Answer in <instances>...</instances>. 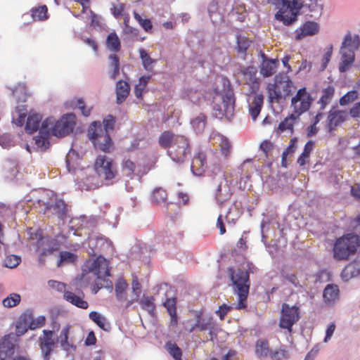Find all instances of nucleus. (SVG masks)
<instances>
[{
  "label": "nucleus",
  "instance_id": "2eb2a0df",
  "mask_svg": "<svg viewBox=\"0 0 360 360\" xmlns=\"http://www.w3.org/2000/svg\"><path fill=\"white\" fill-rule=\"evenodd\" d=\"M39 342L44 360H49L51 353L56 345L53 332L49 330H44L43 335L39 337Z\"/></svg>",
  "mask_w": 360,
  "mask_h": 360
},
{
  "label": "nucleus",
  "instance_id": "e433bc0d",
  "mask_svg": "<svg viewBox=\"0 0 360 360\" xmlns=\"http://www.w3.org/2000/svg\"><path fill=\"white\" fill-rule=\"evenodd\" d=\"M150 77L142 76L140 77L138 84L135 85L134 94L137 98L142 99L143 92L146 91Z\"/></svg>",
  "mask_w": 360,
  "mask_h": 360
},
{
  "label": "nucleus",
  "instance_id": "1a4fd4ad",
  "mask_svg": "<svg viewBox=\"0 0 360 360\" xmlns=\"http://www.w3.org/2000/svg\"><path fill=\"white\" fill-rule=\"evenodd\" d=\"M94 167L98 176L108 182L115 179L118 173L115 161L104 155L97 156Z\"/></svg>",
  "mask_w": 360,
  "mask_h": 360
},
{
  "label": "nucleus",
  "instance_id": "680f3d73",
  "mask_svg": "<svg viewBox=\"0 0 360 360\" xmlns=\"http://www.w3.org/2000/svg\"><path fill=\"white\" fill-rule=\"evenodd\" d=\"M103 129L108 131V130H112L114 129L115 118L112 115H109L103 120Z\"/></svg>",
  "mask_w": 360,
  "mask_h": 360
},
{
  "label": "nucleus",
  "instance_id": "f8f14e48",
  "mask_svg": "<svg viewBox=\"0 0 360 360\" xmlns=\"http://www.w3.org/2000/svg\"><path fill=\"white\" fill-rule=\"evenodd\" d=\"M300 319V309L297 306L290 307L286 303L282 304L279 327L286 329L289 333L292 331V326Z\"/></svg>",
  "mask_w": 360,
  "mask_h": 360
},
{
  "label": "nucleus",
  "instance_id": "f704fd0d",
  "mask_svg": "<svg viewBox=\"0 0 360 360\" xmlns=\"http://www.w3.org/2000/svg\"><path fill=\"white\" fill-rule=\"evenodd\" d=\"M335 89L333 86H328L322 91V95L319 101L320 109L323 110L329 104L334 96Z\"/></svg>",
  "mask_w": 360,
  "mask_h": 360
},
{
  "label": "nucleus",
  "instance_id": "ddd939ff",
  "mask_svg": "<svg viewBox=\"0 0 360 360\" xmlns=\"http://www.w3.org/2000/svg\"><path fill=\"white\" fill-rule=\"evenodd\" d=\"M195 321L192 323L191 320H188L186 323L184 329L188 333H194L195 331L209 330L212 335V330L214 328V322L212 317L205 318L202 316V311H197L195 313Z\"/></svg>",
  "mask_w": 360,
  "mask_h": 360
},
{
  "label": "nucleus",
  "instance_id": "72a5a7b5",
  "mask_svg": "<svg viewBox=\"0 0 360 360\" xmlns=\"http://www.w3.org/2000/svg\"><path fill=\"white\" fill-rule=\"evenodd\" d=\"M106 47L108 50L115 53L118 52L120 50V40L115 32H110L108 35L106 39Z\"/></svg>",
  "mask_w": 360,
  "mask_h": 360
},
{
  "label": "nucleus",
  "instance_id": "ea45409f",
  "mask_svg": "<svg viewBox=\"0 0 360 360\" xmlns=\"http://www.w3.org/2000/svg\"><path fill=\"white\" fill-rule=\"evenodd\" d=\"M112 283L109 278L97 279L96 278L95 282L92 284V292L96 294L98 290L103 288L112 289Z\"/></svg>",
  "mask_w": 360,
  "mask_h": 360
},
{
  "label": "nucleus",
  "instance_id": "13d9d810",
  "mask_svg": "<svg viewBox=\"0 0 360 360\" xmlns=\"http://www.w3.org/2000/svg\"><path fill=\"white\" fill-rule=\"evenodd\" d=\"M76 107L80 110L81 113L85 117H88L91 114L92 110V107L86 106L85 103L82 98H78L77 100Z\"/></svg>",
  "mask_w": 360,
  "mask_h": 360
},
{
  "label": "nucleus",
  "instance_id": "7ed1b4c3",
  "mask_svg": "<svg viewBox=\"0 0 360 360\" xmlns=\"http://www.w3.org/2000/svg\"><path fill=\"white\" fill-rule=\"evenodd\" d=\"M360 246L357 234L348 233L335 239L333 245V257L337 261H347Z\"/></svg>",
  "mask_w": 360,
  "mask_h": 360
},
{
  "label": "nucleus",
  "instance_id": "7c9ffc66",
  "mask_svg": "<svg viewBox=\"0 0 360 360\" xmlns=\"http://www.w3.org/2000/svg\"><path fill=\"white\" fill-rule=\"evenodd\" d=\"M339 288L335 284H328L323 290V298L325 302H334L339 298Z\"/></svg>",
  "mask_w": 360,
  "mask_h": 360
},
{
  "label": "nucleus",
  "instance_id": "aec40b11",
  "mask_svg": "<svg viewBox=\"0 0 360 360\" xmlns=\"http://www.w3.org/2000/svg\"><path fill=\"white\" fill-rule=\"evenodd\" d=\"M319 26L318 23L314 21H307L302 27L295 31V37L297 39H302L307 36H312L318 33Z\"/></svg>",
  "mask_w": 360,
  "mask_h": 360
},
{
  "label": "nucleus",
  "instance_id": "0eeeda50",
  "mask_svg": "<svg viewBox=\"0 0 360 360\" xmlns=\"http://www.w3.org/2000/svg\"><path fill=\"white\" fill-rule=\"evenodd\" d=\"M109 261L102 256H98L93 260L86 261L85 267L81 276L82 283H89V274L93 273L97 279L109 278L110 276Z\"/></svg>",
  "mask_w": 360,
  "mask_h": 360
},
{
  "label": "nucleus",
  "instance_id": "864d4df0",
  "mask_svg": "<svg viewBox=\"0 0 360 360\" xmlns=\"http://www.w3.org/2000/svg\"><path fill=\"white\" fill-rule=\"evenodd\" d=\"M134 18L138 21L141 27L147 32H151L153 25L149 19H143L139 13L134 12Z\"/></svg>",
  "mask_w": 360,
  "mask_h": 360
},
{
  "label": "nucleus",
  "instance_id": "5fc2aeb1",
  "mask_svg": "<svg viewBox=\"0 0 360 360\" xmlns=\"http://www.w3.org/2000/svg\"><path fill=\"white\" fill-rule=\"evenodd\" d=\"M358 98L356 91H350L340 98L339 103L340 105H345L349 103L353 102Z\"/></svg>",
  "mask_w": 360,
  "mask_h": 360
},
{
  "label": "nucleus",
  "instance_id": "a19ab883",
  "mask_svg": "<svg viewBox=\"0 0 360 360\" xmlns=\"http://www.w3.org/2000/svg\"><path fill=\"white\" fill-rule=\"evenodd\" d=\"M165 347L167 352L174 359V360H182V351L176 343L168 342Z\"/></svg>",
  "mask_w": 360,
  "mask_h": 360
},
{
  "label": "nucleus",
  "instance_id": "c756f323",
  "mask_svg": "<svg viewBox=\"0 0 360 360\" xmlns=\"http://www.w3.org/2000/svg\"><path fill=\"white\" fill-rule=\"evenodd\" d=\"M271 350L269 347L268 340L264 339L258 340L255 344V353L259 358L269 356Z\"/></svg>",
  "mask_w": 360,
  "mask_h": 360
},
{
  "label": "nucleus",
  "instance_id": "6e6d98bb",
  "mask_svg": "<svg viewBox=\"0 0 360 360\" xmlns=\"http://www.w3.org/2000/svg\"><path fill=\"white\" fill-rule=\"evenodd\" d=\"M262 58L261 68H276L278 65L279 60L277 58L269 59L264 53L260 54Z\"/></svg>",
  "mask_w": 360,
  "mask_h": 360
},
{
  "label": "nucleus",
  "instance_id": "de8ad7c7",
  "mask_svg": "<svg viewBox=\"0 0 360 360\" xmlns=\"http://www.w3.org/2000/svg\"><path fill=\"white\" fill-rule=\"evenodd\" d=\"M121 168L126 176H131L136 169V165L130 159H124L121 163Z\"/></svg>",
  "mask_w": 360,
  "mask_h": 360
},
{
  "label": "nucleus",
  "instance_id": "6e6552de",
  "mask_svg": "<svg viewBox=\"0 0 360 360\" xmlns=\"http://www.w3.org/2000/svg\"><path fill=\"white\" fill-rule=\"evenodd\" d=\"M360 46V38L358 35L354 37L350 33L345 35L340 48V63L339 68H349L354 62V51Z\"/></svg>",
  "mask_w": 360,
  "mask_h": 360
},
{
  "label": "nucleus",
  "instance_id": "a18cd8bd",
  "mask_svg": "<svg viewBox=\"0 0 360 360\" xmlns=\"http://www.w3.org/2000/svg\"><path fill=\"white\" fill-rule=\"evenodd\" d=\"M77 256L70 252L63 251L60 252V259L57 266H60L63 264H72L77 260Z\"/></svg>",
  "mask_w": 360,
  "mask_h": 360
},
{
  "label": "nucleus",
  "instance_id": "79ce46f5",
  "mask_svg": "<svg viewBox=\"0 0 360 360\" xmlns=\"http://www.w3.org/2000/svg\"><path fill=\"white\" fill-rule=\"evenodd\" d=\"M21 300L20 295L18 293H11L2 301L4 307L11 308L17 306Z\"/></svg>",
  "mask_w": 360,
  "mask_h": 360
},
{
  "label": "nucleus",
  "instance_id": "f3484780",
  "mask_svg": "<svg viewBox=\"0 0 360 360\" xmlns=\"http://www.w3.org/2000/svg\"><path fill=\"white\" fill-rule=\"evenodd\" d=\"M15 335L9 333L0 340V356L4 360L12 356L15 352Z\"/></svg>",
  "mask_w": 360,
  "mask_h": 360
},
{
  "label": "nucleus",
  "instance_id": "774afa93",
  "mask_svg": "<svg viewBox=\"0 0 360 360\" xmlns=\"http://www.w3.org/2000/svg\"><path fill=\"white\" fill-rule=\"evenodd\" d=\"M349 113L352 117H360V101L356 103L349 110Z\"/></svg>",
  "mask_w": 360,
  "mask_h": 360
},
{
  "label": "nucleus",
  "instance_id": "a878e982",
  "mask_svg": "<svg viewBox=\"0 0 360 360\" xmlns=\"http://www.w3.org/2000/svg\"><path fill=\"white\" fill-rule=\"evenodd\" d=\"M70 326H65L60 331L58 340L62 349L65 351H70V349H75L76 346L69 341Z\"/></svg>",
  "mask_w": 360,
  "mask_h": 360
},
{
  "label": "nucleus",
  "instance_id": "bb28decb",
  "mask_svg": "<svg viewBox=\"0 0 360 360\" xmlns=\"http://www.w3.org/2000/svg\"><path fill=\"white\" fill-rule=\"evenodd\" d=\"M63 298L71 303L72 304L86 309L89 307V304L86 301L84 300L82 297L76 295L75 293L70 291H65L63 294Z\"/></svg>",
  "mask_w": 360,
  "mask_h": 360
},
{
  "label": "nucleus",
  "instance_id": "bf43d9fd",
  "mask_svg": "<svg viewBox=\"0 0 360 360\" xmlns=\"http://www.w3.org/2000/svg\"><path fill=\"white\" fill-rule=\"evenodd\" d=\"M46 323V318L44 316H39L37 319L32 320L30 325L29 328L31 330H34L36 328H41L44 326Z\"/></svg>",
  "mask_w": 360,
  "mask_h": 360
},
{
  "label": "nucleus",
  "instance_id": "20e7f679",
  "mask_svg": "<svg viewBox=\"0 0 360 360\" xmlns=\"http://www.w3.org/2000/svg\"><path fill=\"white\" fill-rule=\"evenodd\" d=\"M75 124L76 116L73 113L63 115L57 121L49 117L43 121L42 131L49 129L51 135L63 137L72 132Z\"/></svg>",
  "mask_w": 360,
  "mask_h": 360
},
{
  "label": "nucleus",
  "instance_id": "393cba45",
  "mask_svg": "<svg viewBox=\"0 0 360 360\" xmlns=\"http://www.w3.org/2000/svg\"><path fill=\"white\" fill-rule=\"evenodd\" d=\"M130 86L128 82L120 80L116 84L117 103H122L129 94Z\"/></svg>",
  "mask_w": 360,
  "mask_h": 360
},
{
  "label": "nucleus",
  "instance_id": "412c9836",
  "mask_svg": "<svg viewBox=\"0 0 360 360\" xmlns=\"http://www.w3.org/2000/svg\"><path fill=\"white\" fill-rule=\"evenodd\" d=\"M163 306L170 316L169 325L172 327H176L179 322V318L176 313V298H167L163 302Z\"/></svg>",
  "mask_w": 360,
  "mask_h": 360
},
{
  "label": "nucleus",
  "instance_id": "37998d69",
  "mask_svg": "<svg viewBox=\"0 0 360 360\" xmlns=\"http://www.w3.org/2000/svg\"><path fill=\"white\" fill-rule=\"evenodd\" d=\"M251 41L247 37L241 35L237 36V51L245 55L246 51L250 47Z\"/></svg>",
  "mask_w": 360,
  "mask_h": 360
},
{
  "label": "nucleus",
  "instance_id": "09e8293b",
  "mask_svg": "<svg viewBox=\"0 0 360 360\" xmlns=\"http://www.w3.org/2000/svg\"><path fill=\"white\" fill-rule=\"evenodd\" d=\"M28 233L31 240H36V245L38 248H40V247L43 245L44 240H47L42 236L40 229L34 230L33 229L30 228L29 229Z\"/></svg>",
  "mask_w": 360,
  "mask_h": 360
},
{
  "label": "nucleus",
  "instance_id": "c03bdc74",
  "mask_svg": "<svg viewBox=\"0 0 360 360\" xmlns=\"http://www.w3.org/2000/svg\"><path fill=\"white\" fill-rule=\"evenodd\" d=\"M166 191L162 188H155L153 192L152 200L155 204L165 203L167 199Z\"/></svg>",
  "mask_w": 360,
  "mask_h": 360
},
{
  "label": "nucleus",
  "instance_id": "39448f33",
  "mask_svg": "<svg viewBox=\"0 0 360 360\" xmlns=\"http://www.w3.org/2000/svg\"><path fill=\"white\" fill-rule=\"evenodd\" d=\"M278 12L275 18L282 21L284 25H290L297 20V18L303 7V4L299 0H276Z\"/></svg>",
  "mask_w": 360,
  "mask_h": 360
},
{
  "label": "nucleus",
  "instance_id": "338daca9",
  "mask_svg": "<svg viewBox=\"0 0 360 360\" xmlns=\"http://www.w3.org/2000/svg\"><path fill=\"white\" fill-rule=\"evenodd\" d=\"M109 64L112 68L120 67V58L115 53L110 54L108 57Z\"/></svg>",
  "mask_w": 360,
  "mask_h": 360
},
{
  "label": "nucleus",
  "instance_id": "2f4dec72",
  "mask_svg": "<svg viewBox=\"0 0 360 360\" xmlns=\"http://www.w3.org/2000/svg\"><path fill=\"white\" fill-rule=\"evenodd\" d=\"M360 274V269L356 264H349L347 265L341 272V278L344 281H348L353 277L358 276Z\"/></svg>",
  "mask_w": 360,
  "mask_h": 360
},
{
  "label": "nucleus",
  "instance_id": "5701e85b",
  "mask_svg": "<svg viewBox=\"0 0 360 360\" xmlns=\"http://www.w3.org/2000/svg\"><path fill=\"white\" fill-rule=\"evenodd\" d=\"M42 120V116L37 113H30L27 122L25 124V130L27 133L31 134L37 130H39L40 124Z\"/></svg>",
  "mask_w": 360,
  "mask_h": 360
},
{
  "label": "nucleus",
  "instance_id": "b1692460",
  "mask_svg": "<svg viewBox=\"0 0 360 360\" xmlns=\"http://www.w3.org/2000/svg\"><path fill=\"white\" fill-rule=\"evenodd\" d=\"M299 120L300 117L292 112L278 124L277 128L278 132L281 133L288 130L291 133H293L294 125Z\"/></svg>",
  "mask_w": 360,
  "mask_h": 360
},
{
  "label": "nucleus",
  "instance_id": "052dcab7",
  "mask_svg": "<svg viewBox=\"0 0 360 360\" xmlns=\"http://www.w3.org/2000/svg\"><path fill=\"white\" fill-rule=\"evenodd\" d=\"M139 53L144 68H148L155 62L144 49H141Z\"/></svg>",
  "mask_w": 360,
  "mask_h": 360
},
{
  "label": "nucleus",
  "instance_id": "dca6fc26",
  "mask_svg": "<svg viewBox=\"0 0 360 360\" xmlns=\"http://www.w3.org/2000/svg\"><path fill=\"white\" fill-rule=\"evenodd\" d=\"M348 118V112L345 110H330L327 117L326 127L329 132H333L339 125Z\"/></svg>",
  "mask_w": 360,
  "mask_h": 360
},
{
  "label": "nucleus",
  "instance_id": "4be33fe9",
  "mask_svg": "<svg viewBox=\"0 0 360 360\" xmlns=\"http://www.w3.org/2000/svg\"><path fill=\"white\" fill-rule=\"evenodd\" d=\"M264 103V96L262 94H256L252 96L251 103H249V112L252 120H256L259 115Z\"/></svg>",
  "mask_w": 360,
  "mask_h": 360
},
{
  "label": "nucleus",
  "instance_id": "49530a36",
  "mask_svg": "<svg viewBox=\"0 0 360 360\" xmlns=\"http://www.w3.org/2000/svg\"><path fill=\"white\" fill-rule=\"evenodd\" d=\"M128 287V284L124 278H120L115 283V295L118 300L121 301L123 299V295Z\"/></svg>",
  "mask_w": 360,
  "mask_h": 360
},
{
  "label": "nucleus",
  "instance_id": "9d476101",
  "mask_svg": "<svg viewBox=\"0 0 360 360\" xmlns=\"http://www.w3.org/2000/svg\"><path fill=\"white\" fill-rule=\"evenodd\" d=\"M313 101V98L307 91V88H300L291 98L290 108L292 109V112L300 117L309 110Z\"/></svg>",
  "mask_w": 360,
  "mask_h": 360
},
{
  "label": "nucleus",
  "instance_id": "4468645a",
  "mask_svg": "<svg viewBox=\"0 0 360 360\" xmlns=\"http://www.w3.org/2000/svg\"><path fill=\"white\" fill-rule=\"evenodd\" d=\"M222 108L218 107L217 105H214L213 107L215 111L214 115L216 117L219 118L225 116L227 118H230L233 116L234 108H235V96L233 92L231 89L226 90V91L222 94Z\"/></svg>",
  "mask_w": 360,
  "mask_h": 360
},
{
  "label": "nucleus",
  "instance_id": "c85d7f7f",
  "mask_svg": "<svg viewBox=\"0 0 360 360\" xmlns=\"http://www.w3.org/2000/svg\"><path fill=\"white\" fill-rule=\"evenodd\" d=\"M42 129L43 122L41 123V127L39 129V134L35 136L34 139L37 147L40 148L41 150H46L49 145L48 138L49 135L51 134V133L49 129L44 131H42Z\"/></svg>",
  "mask_w": 360,
  "mask_h": 360
},
{
  "label": "nucleus",
  "instance_id": "69168bd1",
  "mask_svg": "<svg viewBox=\"0 0 360 360\" xmlns=\"http://www.w3.org/2000/svg\"><path fill=\"white\" fill-rule=\"evenodd\" d=\"M28 328L26 323H22V321L18 322L15 326V335L17 336L24 335L27 331Z\"/></svg>",
  "mask_w": 360,
  "mask_h": 360
},
{
  "label": "nucleus",
  "instance_id": "f03ea898",
  "mask_svg": "<svg viewBox=\"0 0 360 360\" xmlns=\"http://www.w3.org/2000/svg\"><path fill=\"white\" fill-rule=\"evenodd\" d=\"M296 87L287 73H279L276 75L274 82L267 86L269 103L280 104L287 98L292 95Z\"/></svg>",
  "mask_w": 360,
  "mask_h": 360
},
{
  "label": "nucleus",
  "instance_id": "8fccbe9b",
  "mask_svg": "<svg viewBox=\"0 0 360 360\" xmlns=\"http://www.w3.org/2000/svg\"><path fill=\"white\" fill-rule=\"evenodd\" d=\"M271 360H285L289 358L288 351L283 347L271 350L269 355Z\"/></svg>",
  "mask_w": 360,
  "mask_h": 360
},
{
  "label": "nucleus",
  "instance_id": "3c124183",
  "mask_svg": "<svg viewBox=\"0 0 360 360\" xmlns=\"http://www.w3.org/2000/svg\"><path fill=\"white\" fill-rule=\"evenodd\" d=\"M193 127L197 132H201L204 130L206 124V117L203 114H200L191 121Z\"/></svg>",
  "mask_w": 360,
  "mask_h": 360
},
{
  "label": "nucleus",
  "instance_id": "9b49d317",
  "mask_svg": "<svg viewBox=\"0 0 360 360\" xmlns=\"http://www.w3.org/2000/svg\"><path fill=\"white\" fill-rule=\"evenodd\" d=\"M170 158L176 162H183L191 154L188 139L184 136H176L171 149L168 150Z\"/></svg>",
  "mask_w": 360,
  "mask_h": 360
},
{
  "label": "nucleus",
  "instance_id": "603ef678",
  "mask_svg": "<svg viewBox=\"0 0 360 360\" xmlns=\"http://www.w3.org/2000/svg\"><path fill=\"white\" fill-rule=\"evenodd\" d=\"M21 262V258L15 255H7L4 259V266L13 269L17 267Z\"/></svg>",
  "mask_w": 360,
  "mask_h": 360
},
{
  "label": "nucleus",
  "instance_id": "4d7b16f0",
  "mask_svg": "<svg viewBox=\"0 0 360 360\" xmlns=\"http://www.w3.org/2000/svg\"><path fill=\"white\" fill-rule=\"evenodd\" d=\"M221 153L226 158L231 153V144L229 139L226 137H221L219 143Z\"/></svg>",
  "mask_w": 360,
  "mask_h": 360
},
{
  "label": "nucleus",
  "instance_id": "58836bf2",
  "mask_svg": "<svg viewBox=\"0 0 360 360\" xmlns=\"http://www.w3.org/2000/svg\"><path fill=\"white\" fill-rule=\"evenodd\" d=\"M54 213L60 219H63L66 215L67 205L61 199H56L54 204L52 205Z\"/></svg>",
  "mask_w": 360,
  "mask_h": 360
},
{
  "label": "nucleus",
  "instance_id": "423d86ee",
  "mask_svg": "<svg viewBox=\"0 0 360 360\" xmlns=\"http://www.w3.org/2000/svg\"><path fill=\"white\" fill-rule=\"evenodd\" d=\"M87 135L94 147L105 153H109L113 143L108 131L103 129L100 122H93L89 127Z\"/></svg>",
  "mask_w": 360,
  "mask_h": 360
},
{
  "label": "nucleus",
  "instance_id": "f257e3e1",
  "mask_svg": "<svg viewBox=\"0 0 360 360\" xmlns=\"http://www.w3.org/2000/svg\"><path fill=\"white\" fill-rule=\"evenodd\" d=\"M255 266L250 262L243 263L237 269L233 267L228 268V274L232 282L233 292L238 296V302L234 308L237 310L246 309L248 307V297L250 287V274L254 272ZM233 307L225 304L219 307L217 311L220 319H224Z\"/></svg>",
  "mask_w": 360,
  "mask_h": 360
},
{
  "label": "nucleus",
  "instance_id": "e2e57ef3",
  "mask_svg": "<svg viewBox=\"0 0 360 360\" xmlns=\"http://www.w3.org/2000/svg\"><path fill=\"white\" fill-rule=\"evenodd\" d=\"M131 288H132L133 292L136 296V300L138 301L139 300V297L140 294H141V285L139 282V281H138L136 277L134 278L133 280H132Z\"/></svg>",
  "mask_w": 360,
  "mask_h": 360
},
{
  "label": "nucleus",
  "instance_id": "a211bd4d",
  "mask_svg": "<svg viewBox=\"0 0 360 360\" xmlns=\"http://www.w3.org/2000/svg\"><path fill=\"white\" fill-rule=\"evenodd\" d=\"M231 195L232 192L230 185L226 178L223 176L215 191L216 200L219 205H222L224 202L229 200Z\"/></svg>",
  "mask_w": 360,
  "mask_h": 360
},
{
  "label": "nucleus",
  "instance_id": "473e14b6",
  "mask_svg": "<svg viewBox=\"0 0 360 360\" xmlns=\"http://www.w3.org/2000/svg\"><path fill=\"white\" fill-rule=\"evenodd\" d=\"M30 13L34 21L45 20L49 18L48 8L46 5L32 8Z\"/></svg>",
  "mask_w": 360,
  "mask_h": 360
},
{
  "label": "nucleus",
  "instance_id": "c9c22d12",
  "mask_svg": "<svg viewBox=\"0 0 360 360\" xmlns=\"http://www.w3.org/2000/svg\"><path fill=\"white\" fill-rule=\"evenodd\" d=\"M143 309L147 311L150 315H154L155 311V298L153 296L143 295L138 300Z\"/></svg>",
  "mask_w": 360,
  "mask_h": 360
},
{
  "label": "nucleus",
  "instance_id": "cd10ccee",
  "mask_svg": "<svg viewBox=\"0 0 360 360\" xmlns=\"http://www.w3.org/2000/svg\"><path fill=\"white\" fill-rule=\"evenodd\" d=\"M176 134L172 133L170 131H163L158 139V143L160 146L164 149L169 148L171 149L173 145V143L176 141Z\"/></svg>",
  "mask_w": 360,
  "mask_h": 360
},
{
  "label": "nucleus",
  "instance_id": "4c0bfd02",
  "mask_svg": "<svg viewBox=\"0 0 360 360\" xmlns=\"http://www.w3.org/2000/svg\"><path fill=\"white\" fill-rule=\"evenodd\" d=\"M89 318L96 323L99 328L104 330H108L109 325L106 322L105 318L99 313L97 311H91L89 313Z\"/></svg>",
  "mask_w": 360,
  "mask_h": 360
},
{
  "label": "nucleus",
  "instance_id": "0e129e2a",
  "mask_svg": "<svg viewBox=\"0 0 360 360\" xmlns=\"http://www.w3.org/2000/svg\"><path fill=\"white\" fill-rule=\"evenodd\" d=\"M332 52H333V47L332 46H330L327 48L322 59V63H321V68H326L328 65L330 58L332 56Z\"/></svg>",
  "mask_w": 360,
  "mask_h": 360
},
{
  "label": "nucleus",
  "instance_id": "6ab92c4d",
  "mask_svg": "<svg viewBox=\"0 0 360 360\" xmlns=\"http://www.w3.org/2000/svg\"><path fill=\"white\" fill-rule=\"evenodd\" d=\"M191 167L195 175L200 176L203 174L207 168V156L203 151L195 154Z\"/></svg>",
  "mask_w": 360,
  "mask_h": 360
}]
</instances>
